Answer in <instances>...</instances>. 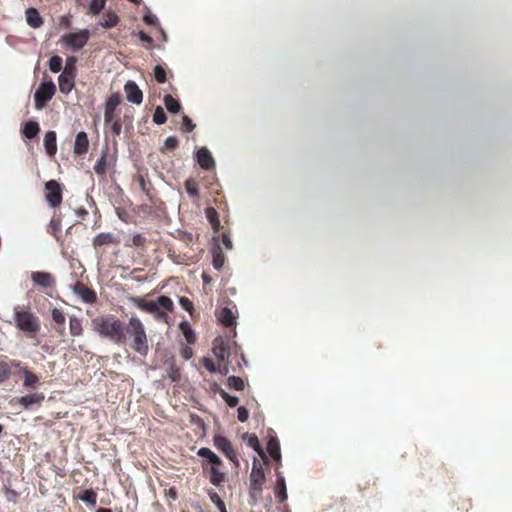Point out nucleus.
<instances>
[{
	"label": "nucleus",
	"mask_w": 512,
	"mask_h": 512,
	"mask_svg": "<svg viewBox=\"0 0 512 512\" xmlns=\"http://www.w3.org/2000/svg\"><path fill=\"white\" fill-rule=\"evenodd\" d=\"M16 327L28 333H36L40 329V323L36 316L28 309L20 306L14 308Z\"/></svg>",
	"instance_id": "7ed1b4c3"
},
{
	"label": "nucleus",
	"mask_w": 512,
	"mask_h": 512,
	"mask_svg": "<svg viewBox=\"0 0 512 512\" xmlns=\"http://www.w3.org/2000/svg\"><path fill=\"white\" fill-rule=\"evenodd\" d=\"M183 129L186 132H190L195 128V125L192 123L191 119L188 116H184L182 120Z\"/></svg>",
	"instance_id": "5fc2aeb1"
},
{
	"label": "nucleus",
	"mask_w": 512,
	"mask_h": 512,
	"mask_svg": "<svg viewBox=\"0 0 512 512\" xmlns=\"http://www.w3.org/2000/svg\"><path fill=\"white\" fill-rule=\"evenodd\" d=\"M177 144H178V140L175 137L170 136L165 140L164 148L165 149H174L177 146Z\"/></svg>",
	"instance_id": "6e6d98bb"
},
{
	"label": "nucleus",
	"mask_w": 512,
	"mask_h": 512,
	"mask_svg": "<svg viewBox=\"0 0 512 512\" xmlns=\"http://www.w3.org/2000/svg\"><path fill=\"white\" fill-rule=\"evenodd\" d=\"M198 455L206 458L212 465H220L222 463L221 459L209 448H200Z\"/></svg>",
	"instance_id": "b1692460"
},
{
	"label": "nucleus",
	"mask_w": 512,
	"mask_h": 512,
	"mask_svg": "<svg viewBox=\"0 0 512 512\" xmlns=\"http://www.w3.org/2000/svg\"><path fill=\"white\" fill-rule=\"evenodd\" d=\"M124 91L128 102L136 105H140L142 103L143 93L134 81H127L124 85Z\"/></svg>",
	"instance_id": "1a4fd4ad"
},
{
	"label": "nucleus",
	"mask_w": 512,
	"mask_h": 512,
	"mask_svg": "<svg viewBox=\"0 0 512 512\" xmlns=\"http://www.w3.org/2000/svg\"><path fill=\"white\" fill-rule=\"evenodd\" d=\"M265 481V473L264 470H257L251 471L250 473V482H251V489L254 492H259L262 490V486Z\"/></svg>",
	"instance_id": "f3484780"
},
{
	"label": "nucleus",
	"mask_w": 512,
	"mask_h": 512,
	"mask_svg": "<svg viewBox=\"0 0 512 512\" xmlns=\"http://www.w3.org/2000/svg\"><path fill=\"white\" fill-rule=\"evenodd\" d=\"M70 333L73 336H81L83 334V326L81 319L76 316H71L69 320Z\"/></svg>",
	"instance_id": "a878e982"
},
{
	"label": "nucleus",
	"mask_w": 512,
	"mask_h": 512,
	"mask_svg": "<svg viewBox=\"0 0 512 512\" xmlns=\"http://www.w3.org/2000/svg\"><path fill=\"white\" fill-rule=\"evenodd\" d=\"M119 22V17L111 10H108L103 15V19L100 22V25L104 28H112L115 27Z\"/></svg>",
	"instance_id": "4be33fe9"
},
{
	"label": "nucleus",
	"mask_w": 512,
	"mask_h": 512,
	"mask_svg": "<svg viewBox=\"0 0 512 512\" xmlns=\"http://www.w3.org/2000/svg\"><path fill=\"white\" fill-rule=\"evenodd\" d=\"M221 396L229 407H235L238 404L239 400L236 396L229 395L224 391H222Z\"/></svg>",
	"instance_id": "09e8293b"
},
{
	"label": "nucleus",
	"mask_w": 512,
	"mask_h": 512,
	"mask_svg": "<svg viewBox=\"0 0 512 512\" xmlns=\"http://www.w3.org/2000/svg\"><path fill=\"white\" fill-rule=\"evenodd\" d=\"M22 372L24 374V383L23 384L25 387H28V388L34 387L39 382L38 376L36 374H34L33 372H31L27 369H23Z\"/></svg>",
	"instance_id": "2f4dec72"
},
{
	"label": "nucleus",
	"mask_w": 512,
	"mask_h": 512,
	"mask_svg": "<svg viewBox=\"0 0 512 512\" xmlns=\"http://www.w3.org/2000/svg\"><path fill=\"white\" fill-rule=\"evenodd\" d=\"M164 104L167 110L171 113H178L181 109L180 103L174 99L171 95L164 97Z\"/></svg>",
	"instance_id": "7c9ffc66"
},
{
	"label": "nucleus",
	"mask_w": 512,
	"mask_h": 512,
	"mask_svg": "<svg viewBox=\"0 0 512 512\" xmlns=\"http://www.w3.org/2000/svg\"><path fill=\"white\" fill-rule=\"evenodd\" d=\"M156 304L158 305V309L163 308L165 311H171L173 309V302L167 296H160L156 300Z\"/></svg>",
	"instance_id": "c9c22d12"
},
{
	"label": "nucleus",
	"mask_w": 512,
	"mask_h": 512,
	"mask_svg": "<svg viewBox=\"0 0 512 512\" xmlns=\"http://www.w3.org/2000/svg\"><path fill=\"white\" fill-rule=\"evenodd\" d=\"M139 182H140L142 189L144 190L145 189V181H144L143 177H139Z\"/></svg>",
	"instance_id": "69168bd1"
},
{
	"label": "nucleus",
	"mask_w": 512,
	"mask_h": 512,
	"mask_svg": "<svg viewBox=\"0 0 512 512\" xmlns=\"http://www.w3.org/2000/svg\"><path fill=\"white\" fill-rule=\"evenodd\" d=\"M122 125L119 120H115L111 126L112 132L115 135H119L121 132Z\"/></svg>",
	"instance_id": "13d9d810"
},
{
	"label": "nucleus",
	"mask_w": 512,
	"mask_h": 512,
	"mask_svg": "<svg viewBox=\"0 0 512 512\" xmlns=\"http://www.w3.org/2000/svg\"><path fill=\"white\" fill-rule=\"evenodd\" d=\"M44 147L49 156H54L57 152L56 133L48 131L44 136Z\"/></svg>",
	"instance_id": "aec40b11"
},
{
	"label": "nucleus",
	"mask_w": 512,
	"mask_h": 512,
	"mask_svg": "<svg viewBox=\"0 0 512 512\" xmlns=\"http://www.w3.org/2000/svg\"><path fill=\"white\" fill-rule=\"evenodd\" d=\"M170 378L172 379V381L179 380V373H178V371L172 370L171 373H170Z\"/></svg>",
	"instance_id": "0e129e2a"
},
{
	"label": "nucleus",
	"mask_w": 512,
	"mask_h": 512,
	"mask_svg": "<svg viewBox=\"0 0 512 512\" xmlns=\"http://www.w3.org/2000/svg\"><path fill=\"white\" fill-rule=\"evenodd\" d=\"M73 292L85 303L92 304L97 300L96 293L82 283L75 284Z\"/></svg>",
	"instance_id": "9d476101"
},
{
	"label": "nucleus",
	"mask_w": 512,
	"mask_h": 512,
	"mask_svg": "<svg viewBox=\"0 0 512 512\" xmlns=\"http://www.w3.org/2000/svg\"><path fill=\"white\" fill-rule=\"evenodd\" d=\"M89 36V31L84 29L75 33H69L64 35L62 37V42L64 45L71 47L74 50H80L86 45Z\"/></svg>",
	"instance_id": "39448f33"
},
{
	"label": "nucleus",
	"mask_w": 512,
	"mask_h": 512,
	"mask_svg": "<svg viewBox=\"0 0 512 512\" xmlns=\"http://www.w3.org/2000/svg\"><path fill=\"white\" fill-rule=\"evenodd\" d=\"M169 495H170L173 499H175V498H176V492H175L174 490H172V489L169 491Z\"/></svg>",
	"instance_id": "338daca9"
},
{
	"label": "nucleus",
	"mask_w": 512,
	"mask_h": 512,
	"mask_svg": "<svg viewBox=\"0 0 512 512\" xmlns=\"http://www.w3.org/2000/svg\"><path fill=\"white\" fill-rule=\"evenodd\" d=\"M76 75L69 74V72H62L58 77L59 90L63 94H68L74 88Z\"/></svg>",
	"instance_id": "f8f14e48"
},
{
	"label": "nucleus",
	"mask_w": 512,
	"mask_h": 512,
	"mask_svg": "<svg viewBox=\"0 0 512 512\" xmlns=\"http://www.w3.org/2000/svg\"><path fill=\"white\" fill-rule=\"evenodd\" d=\"M179 303H180L181 307L188 312H191V310L193 309L192 302L186 297H180Z\"/></svg>",
	"instance_id": "603ef678"
},
{
	"label": "nucleus",
	"mask_w": 512,
	"mask_h": 512,
	"mask_svg": "<svg viewBox=\"0 0 512 512\" xmlns=\"http://www.w3.org/2000/svg\"><path fill=\"white\" fill-rule=\"evenodd\" d=\"M43 393H33L19 398L18 402L24 409H30L33 406H40L44 401Z\"/></svg>",
	"instance_id": "ddd939ff"
},
{
	"label": "nucleus",
	"mask_w": 512,
	"mask_h": 512,
	"mask_svg": "<svg viewBox=\"0 0 512 512\" xmlns=\"http://www.w3.org/2000/svg\"><path fill=\"white\" fill-rule=\"evenodd\" d=\"M39 125L37 122L29 121L24 125L23 134L25 137L32 139L39 133Z\"/></svg>",
	"instance_id": "c756f323"
},
{
	"label": "nucleus",
	"mask_w": 512,
	"mask_h": 512,
	"mask_svg": "<svg viewBox=\"0 0 512 512\" xmlns=\"http://www.w3.org/2000/svg\"><path fill=\"white\" fill-rule=\"evenodd\" d=\"M202 363L203 366L211 373L220 372L223 375H226L228 373V368L226 367V365L223 366V368H221V366L217 367L214 364L213 360L208 357L203 358Z\"/></svg>",
	"instance_id": "cd10ccee"
},
{
	"label": "nucleus",
	"mask_w": 512,
	"mask_h": 512,
	"mask_svg": "<svg viewBox=\"0 0 512 512\" xmlns=\"http://www.w3.org/2000/svg\"><path fill=\"white\" fill-rule=\"evenodd\" d=\"M212 256H213V261H212L213 267L216 270H220L225 263V257H224L222 250L219 246H216L212 249Z\"/></svg>",
	"instance_id": "393cba45"
},
{
	"label": "nucleus",
	"mask_w": 512,
	"mask_h": 512,
	"mask_svg": "<svg viewBox=\"0 0 512 512\" xmlns=\"http://www.w3.org/2000/svg\"><path fill=\"white\" fill-rule=\"evenodd\" d=\"M207 217L209 218L210 222L214 224L215 226L219 225L217 218V213L213 208H208L206 210Z\"/></svg>",
	"instance_id": "864d4df0"
},
{
	"label": "nucleus",
	"mask_w": 512,
	"mask_h": 512,
	"mask_svg": "<svg viewBox=\"0 0 512 512\" xmlns=\"http://www.w3.org/2000/svg\"><path fill=\"white\" fill-rule=\"evenodd\" d=\"M88 13L97 15L104 8L106 0H89Z\"/></svg>",
	"instance_id": "473e14b6"
},
{
	"label": "nucleus",
	"mask_w": 512,
	"mask_h": 512,
	"mask_svg": "<svg viewBox=\"0 0 512 512\" xmlns=\"http://www.w3.org/2000/svg\"><path fill=\"white\" fill-rule=\"evenodd\" d=\"M186 191L190 196H195L198 194V188L194 181L187 180L185 183Z\"/></svg>",
	"instance_id": "8fccbe9b"
},
{
	"label": "nucleus",
	"mask_w": 512,
	"mask_h": 512,
	"mask_svg": "<svg viewBox=\"0 0 512 512\" xmlns=\"http://www.w3.org/2000/svg\"><path fill=\"white\" fill-rule=\"evenodd\" d=\"M196 156H197V161H198L199 165L201 166V168H203L205 170H209V169L213 168L214 159H213L210 151L207 148H205V147L200 148L197 151Z\"/></svg>",
	"instance_id": "2eb2a0df"
},
{
	"label": "nucleus",
	"mask_w": 512,
	"mask_h": 512,
	"mask_svg": "<svg viewBox=\"0 0 512 512\" xmlns=\"http://www.w3.org/2000/svg\"><path fill=\"white\" fill-rule=\"evenodd\" d=\"M95 246H102L110 243H118V240L111 233H100L94 238Z\"/></svg>",
	"instance_id": "bb28decb"
},
{
	"label": "nucleus",
	"mask_w": 512,
	"mask_h": 512,
	"mask_svg": "<svg viewBox=\"0 0 512 512\" xmlns=\"http://www.w3.org/2000/svg\"><path fill=\"white\" fill-rule=\"evenodd\" d=\"M144 22L149 24V25H154L157 22V17L155 15H153V14H150V13L146 14L144 16Z\"/></svg>",
	"instance_id": "4d7b16f0"
},
{
	"label": "nucleus",
	"mask_w": 512,
	"mask_h": 512,
	"mask_svg": "<svg viewBox=\"0 0 512 512\" xmlns=\"http://www.w3.org/2000/svg\"><path fill=\"white\" fill-rule=\"evenodd\" d=\"M49 69L53 73H58L62 69V58L60 56H52L49 60Z\"/></svg>",
	"instance_id": "4c0bfd02"
},
{
	"label": "nucleus",
	"mask_w": 512,
	"mask_h": 512,
	"mask_svg": "<svg viewBox=\"0 0 512 512\" xmlns=\"http://www.w3.org/2000/svg\"><path fill=\"white\" fill-rule=\"evenodd\" d=\"M182 356L184 359L188 360L192 357V351L189 347H185L182 350Z\"/></svg>",
	"instance_id": "052dcab7"
},
{
	"label": "nucleus",
	"mask_w": 512,
	"mask_h": 512,
	"mask_svg": "<svg viewBox=\"0 0 512 512\" xmlns=\"http://www.w3.org/2000/svg\"><path fill=\"white\" fill-rule=\"evenodd\" d=\"M10 365L6 362H0V383L4 382L10 377Z\"/></svg>",
	"instance_id": "79ce46f5"
},
{
	"label": "nucleus",
	"mask_w": 512,
	"mask_h": 512,
	"mask_svg": "<svg viewBox=\"0 0 512 512\" xmlns=\"http://www.w3.org/2000/svg\"><path fill=\"white\" fill-rule=\"evenodd\" d=\"M88 145L89 141L87 134L85 132H79L75 138L74 152L79 155L84 154L88 150Z\"/></svg>",
	"instance_id": "a211bd4d"
},
{
	"label": "nucleus",
	"mask_w": 512,
	"mask_h": 512,
	"mask_svg": "<svg viewBox=\"0 0 512 512\" xmlns=\"http://www.w3.org/2000/svg\"><path fill=\"white\" fill-rule=\"evenodd\" d=\"M154 77L158 83H164L166 81V72L162 66L157 65L154 68Z\"/></svg>",
	"instance_id": "c03bdc74"
},
{
	"label": "nucleus",
	"mask_w": 512,
	"mask_h": 512,
	"mask_svg": "<svg viewBox=\"0 0 512 512\" xmlns=\"http://www.w3.org/2000/svg\"><path fill=\"white\" fill-rule=\"evenodd\" d=\"M222 242L228 250H231L233 248L232 241L228 235L224 234L222 236Z\"/></svg>",
	"instance_id": "bf43d9fd"
},
{
	"label": "nucleus",
	"mask_w": 512,
	"mask_h": 512,
	"mask_svg": "<svg viewBox=\"0 0 512 512\" xmlns=\"http://www.w3.org/2000/svg\"><path fill=\"white\" fill-rule=\"evenodd\" d=\"M51 316H52L53 321L56 322L57 324H60V325L64 324L65 315L61 310L54 308L52 310Z\"/></svg>",
	"instance_id": "49530a36"
},
{
	"label": "nucleus",
	"mask_w": 512,
	"mask_h": 512,
	"mask_svg": "<svg viewBox=\"0 0 512 512\" xmlns=\"http://www.w3.org/2000/svg\"><path fill=\"white\" fill-rule=\"evenodd\" d=\"M91 326L93 331L114 343H124L126 339L124 326L115 316H98L92 320Z\"/></svg>",
	"instance_id": "f257e3e1"
},
{
	"label": "nucleus",
	"mask_w": 512,
	"mask_h": 512,
	"mask_svg": "<svg viewBox=\"0 0 512 512\" xmlns=\"http://www.w3.org/2000/svg\"><path fill=\"white\" fill-rule=\"evenodd\" d=\"M167 117L162 107H156L153 114V122L157 125H162L166 122Z\"/></svg>",
	"instance_id": "e433bc0d"
},
{
	"label": "nucleus",
	"mask_w": 512,
	"mask_h": 512,
	"mask_svg": "<svg viewBox=\"0 0 512 512\" xmlns=\"http://www.w3.org/2000/svg\"><path fill=\"white\" fill-rule=\"evenodd\" d=\"M31 278L35 285L43 288H50L55 284L53 276L47 272H33Z\"/></svg>",
	"instance_id": "9b49d317"
},
{
	"label": "nucleus",
	"mask_w": 512,
	"mask_h": 512,
	"mask_svg": "<svg viewBox=\"0 0 512 512\" xmlns=\"http://www.w3.org/2000/svg\"><path fill=\"white\" fill-rule=\"evenodd\" d=\"M248 444L250 447H252L255 451L258 452V454L261 456V457H265L261 447H260V444H259V441H258V438L256 436H251L248 440Z\"/></svg>",
	"instance_id": "de8ad7c7"
},
{
	"label": "nucleus",
	"mask_w": 512,
	"mask_h": 512,
	"mask_svg": "<svg viewBox=\"0 0 512 512\" xmlns=\"http://www.w3.org/2000/svg\"><path fill=\"white\" fill-rule=\"evenodd\" d=\"M56 93V86L52 81L42 82L34 94L35 108L43 109Z\"/></svg>",
	"instance_id": "20e7f679"
},
{
	"label": "nucleus",
	"mask_w": 512,
	"mask_h": 512,
	"mask_svg": "<svg viewBox=\"0 0 512 512\" xmlns=\"http://www.w3.org/2000/svg\"><path fill=\"white\" fill-rule=\"evenodd\" d=\"M225 475L223 472L218 470L216 467L211 468L210 472V482L215 485L219 486L224 481Z\"/></svg>",
	"instance_id": "72a5a7b5"
},
{
	"label": "nucleus",
	"mask_w": 512,
	"mask_h": 512,
	"mask_svg": "<svg viewBox=\"0 0 512 512\" xmlns=\"http://www.w3.org/2000/svg\"><path fill=\"white\" fill-rule=\"evenodd\" d=\"M47 191L46 200L51 207H58L62 202V192L60 185L55 180L46 182Z\"/></svg>",
	"instance_id": "0eeeda50"
},
{
	"label": "nucleus",
	"mask_w": 512,
	"mask_h": 512,
	"mask_svg": "<svg viewBox=\"0 0 512 512\" xmlns=\"http://www.w3.org/2000/svg\"><path fill=\"white\" fill-rule=\"evenodd\" d=\"M106 170H107L106 151H103L101 157L98 159V161L94 165V171L98 175H104L106 173Z\"/></svg>",
	"instance_id": "f704fd0d"
},
{
	"label": "nucleus",
	"mask_w": 512,
	"mask_h": 512,
	"mask_svg": "<svg viewBox=\"0 0 512 512\" xmlns=\"http://www.w3.org/2000/svg\"><path fill=\"white\" fill-rule=\"evenodd\" d=\"M80 499L88 505H96V494L92 490H86L80 496Z\"/></svg>",
	"instance_id": "ea45409f"
},
{
	"label": "nucleus",
	"mask_w": 512,
	"mask_h": 512,
	"mask_svg": "<svg viewBox=\"0 0 512 512\" xmlns=\"http://www.w3.org/2000/svg\"><path fill=\"white\" fill-rule=\"evenodd\" d=\"M181 330L188 343H194L196 340L194 331L185 323L181 324Z\"/></svg>",
	"instance_id": "a19ab883"
},
{
	"label": "nucleus",
	"mask_w": 512,
	"mask_h": 512,
	"mask_svg": "<svg viewBox=\"0 0 512 512\" xmlns=\"http://www.w3.org/2000/svg\"><path fill=\"white\" fill-rule=\"evenodd\" d=\"M139 38L142 42H146V43H152V38L150 36H148L147 34H145L144 32H140L139 33Z\"/></svg>",
	"instance_id": "680f3d73"
},
{
	"label": "nucleus",
	"mask_w": 512,
	"mask_h": 512,
	"mask_svg": "<svg viewBox=\"0 0 512 512\" xmlns=\"http://www.w3.org/2000/svg\"><path fill=\"white\" fill-rule=\"evenodd\" d=\"M228 386L231 389L240 391L244 389V381L240 377L231 376L228 378Z\"/></svg>",
	"instance_id": "58836bf2"
},
{
	"label": "nucleus",
	"mask_w": 512,
	"mask_h": 512,
	"mask_svg": "<svg viewBox=\"0 0 512 512\" xmlns=\"http://www.w3.org/2000/svg\"><path fill=\"white\" fill-rule=\"evenodd\" d=\"M212 351L215 357L221 362H225L229 357V351L224 341L220 338L215 339Z\"/></svg>",
	"instance_id": "dca6fc26"
},
{
	"label": "nucleus",
	"mask_w": 512,
	"mask_h": 512,
	"mask_svg": "<svg viewBox=\"0 0 512 512\" xmlns=\"http://www.w3.org/2000/svg\"><path fill=\"white\" fill-rule=\"evenodd\" d=\"M132 302L142 311L153 314L156 319H165L166 314L164 311L158 309L156 301H144L141 298H133Z\"/></svg>",
	"instance_id": "6e6552de"
},
{
	"label": "nucleus",
	"mask_w": 512,
	"mask_h": 512,
	"mask_svg": "<svg viewBox=\"0 0 512 512\" xmlns=\"http://www.w3.org/2000/svg\"><path fill=\"white\" fill-rule=\"evenodd\" d=\"M255 469L257 470H262V465L260 464V462L258 461L257 458H254L253 460V464H252V470L251 471H254Z\"/></svg>",
	"instance_id": "e2e57ef3"
},
{
	"label": "nucleus",
	"mask_w": 512,
	"mask_h": 512,
	"mask_svg": "<svg viewBox=\"0 0 512 512\" xmlns=\"http://www.w3.org/2000/svg\"><path fill=\"white\" fill-rule=\"evenodd\" d=\"M76 58L70 57L66 60L65 67L62 72H69V74L76 75V66H75Z\"/></svg>",
	"instance_id": "a18cd8bd"
},
{
	"label": "nucleus",
	"mask_w": 512,
	"mask_h": 512,
	"mask_svg": "<svg viewBox=\"0 0 512 512\" xmlns=\"http://www.w3.org/2000/svg\"><path fill=\"white\" fill-rule=\"evenodd\" d=\"M27 24L32 28H39L43 24V19L35 8H28L25 11Z\"/></svg>",
	"instance_id": "6ab92c4d"
},
{
	"label": "nucleus",
	"mask_w": 512,
	"mask_h": 512,
	"mask_svg": "<svg viewBox=\"0 0 512 512\" xmlns=\"http://www.w3.org/2000/svg\"><path fill=\"white\" fill-rule=\"evenodd\" d=\"M119 104H120L119 95L112 94L106 103L105 114H104L105 123H110L113 121L115 110Z\"/></svg>",
	"instance_id": "4468645a"
},
{
	"label": "nucleus",
	"mask_w": 512,
	"mask_h": 512,
	"mask_svg": "<svg viewBox=\"0 0 512 512\" xmlns=\"http://www.w3.org/2000/svg\"><path fill=\"white\" fill-rule=\"evenodd\" d=\"M213 442L215 447L222 451L230 461H232L236 466L239 465L237 453L229 439L221 435H216Z\"/></svg>",
	"instance_id": "423d86ee"
},
{
	"label": "nucleus",
	"mask_w": 512,
	"mask_h": 512,
	"mask_svg": "<svg viewBox=\"0 0 512 512\" xmlns=\"http://www.w3.org/2000/svg\"><path fill=\"white\" fill-rule=\"evenodd\" d=\"M209 498L213 504L217 506L219 510H224L225 504L220 498V496L215 491L208 492Z\"/></svg>",
	"instance_id": "37998d69"
},
{
	"label": "nucleus",
	"mask_w": 512,
	"mask_h": 512,
	"mask_svg": "<svg viewBox=\"0 0 512 512\" xmlns=\"http://www.w3.org/2000/svg\"><path fill=\"white\" fill-rule=\"evenodd\" d=\"M126 333L130 339V347L142 356L149 351L148 339L142 321L132 316L126 327Z\"/></svg>",
	"instance_id": "f03ea898"
},
{
	"label": "nucleus",
	"mask_w": 512,
	"mask_h": 512,
	"mask_svg": "<svg viewBox=\"0 0 512 512\" xmlns=\"http://www.w3.org/2000/svg\"><path fill=\"white\" fill-rule=\"evenodd\" d=\"M248 417H249V412L248 410L243 407V406H240L237 410V418L240 422H246L248 420Z\"/></svg>",
	"instance_id": "3c124183"
},
{
	"label": "nucleus",
	"mask_w": 512,
	"mask_h": 512,
	"mask_svg": "<svg viewBox=\"0 0 512 512\" xmlns=\"http://www.w3.org/2000/svg\"><path fill=\"white\" fill-rule=\"evenodd\" d=\"M275 496L280 502H284L287 499L285 478L282 475H277Z\"/></svg>",
	"instance_id": "412c9836"
},
{
	"label": "nucleus",
	"mask_w": 512,
	"mask_h": 512,
	"mask_svg": "<svg viewBox=\"0 0 512 512\" xmlns=\"http://www.w3.org/2000/svg\"><path fill=\"white\" fill-rule=\"evenodd\" d=\"M267 451L274 460L279 461L281 459L280 444L276 438H271L268 441Z\"/></svg>",
	"instance_id": "5701e85b"
},
{
	"label": "nucleus",
	"mask_w": 512,
	"mask_h": 512,
	"mask_svg": "<svg viewBox=\"0 0 512 512\" xmlns=\"http://www.w3.org/2000/svg\"><path fill=\"white\" fill-rule=\"evenodd\" d=\"M219 321L224 325V326H231L234 324L235 322V317L231 311V309L225 307L221 310V312L219 313Z\"/></svg>",
	"instance_id": "c85d7f7f"
},
{
	"label": "nucleus",
	"mask_w": 512,
	"mask_h": 512,
	"mask_svg": "<svg viewBox=\"0 0 512 512\" xmlns=\"http://www.w3.org/2000/svg\"><path fill=\"white\" fill-rule=\"evenodd\" d=\"M97 512H111L109 509L99 508Z\"/></svg>",
	"instance_id": "774afa93"
}]
</instances>
